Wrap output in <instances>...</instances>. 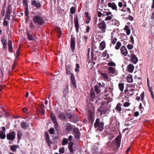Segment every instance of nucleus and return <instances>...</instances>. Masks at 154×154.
I'll return each mask as SVG.
<instances>
[{
    "label": "nucleus",
    "mask_w": 154,
    "mask_h": 154,
    "mask_svg": "<svg viewBox=\"0 0 154 154\" xmlns=\"http://www.w3.org/2000/svg\"><path fill=\"white\" fill-rule=\"evenodd\" d=\"M104 99H106L105 101H103L101 103V106L98 109V111L100 112V115L104 114L107 112L108 111L110 107V105L109 104L110 102L112 100V99L109 97H107V95L104 96Z\"/></svg>",
    "instance_id": "1"
},
{
    "label": "nucleus",
    "mask_w": 154,
    "mask_h": 154,
    "mask_svg": "<svg viewBox=\"0 0 154 154\" xmlns=\"http://www.w3.org/2000/svg\"><path fill=\"white\" fill-rule=\"evenodd\" d=\"M33 20L34 23L38 26H42L45 23L44 20L38 15L34 16L33 17Z\"/></svg>",
    "instance_id": "2"
},
{
    "label": "nucleus",
    "mask_w": 154,
    "mask_h": 154,
    "mask_svg": "<svg viewBox=\"0 0 154 154\" xmlns=\"http://www.w3.org/2000/svg\"><path fill=\"white\" fill-rule=\"evenodd\" d=\"M94 125L95 128L98 127V129L99 131H101L103 129V123L102 122H100V119L98 118L96 119Z\"/></svg>",
    "instance_id": "3"
},
{
    "label": "nucleus",
    "mask_w": 154,
    "mask_h": 154,
    "mask_svg": "<svg viewBox=\"0 0 154 154\" xmlns=\"http://www.w3.org/2000/svg\"><path fill=\"white\" fill-rule=\"evenodd\" d=\"M98 28L101 30L102 33H104L106 29V25L104 21L99 23L98 24Z\"/></svg>",
    "instance_id": "4"
},
{
    "label": "nucleus",
    "mask_w": 154,
    "mask_h": 154,
    "mask_svg": "<svg viewBox=\"0 0 154 154\" xmlns=\"http://www.w3.org/2000/svg\"><path fill=\"white\" fill-rule=\"evenodd\" d=\"M122 137V135L119 132V135L116 137V150L118 149L120 146Z\"/></svg>",
    "instance_id": "5"
},
{
    "label": "nucleus",
    "mask_w": 154,
    "mask_h": 154,
    "mask_svg": "<svg viewBox=\"0 0 154 154\" xmlns=\"http://www.w3.org/2000/svg\"><path fill=\"white\" fill-rule=\"evenodd\" d=\"M107 69L109 75L113 76L115 75L116 72L115 68L112 67H109L107 68Z\"/></svg>",
    "instance_id": "6"
},
{
    "label": "nucleus",
    "mask_w": 154,
    "mask_h": 154,
    "mask_svg": "<svg viewBox=\"0 0 154 154\" xmlns=\"http://www.w3.org/2000/svg\"><path fill=\"white\" fill-rule=\"evenodd\" d=\"M111 140H113L112 142H111L110 146L113 149H116V138L114 136H111L109 137Z\"/></svg>",
    "instance_id": "7"
},
{
    "label": "nucleus",
    "mask_w": 154,
    "mask_h": 154,
    "mask_svg": "<svg viewBox=\"0 0 154 154\" xmlns=\"http://www.w3.org/2000/svg\"><path fill=\"white\" fill-rule=\"evenodd\" d=\"M15 132L14 131H12L7 134V139L11 140H13L15 138Z\"/></svg>",
    "instance_id": "8"
},
{
    "label": "nucleus",
    "mask_w": 154,
    "mask_h": 154,
    "mask_svg": "<svg viewBox=\"0 0 154 154\" xmlns=\"http://www.w3.org/2000/svg\"><path fill=\"white\" fill-rule=\"evenodd\" d=\"M50 116L53 122L54 123L55 127H57L58 126V124L57 123V119L56 116L52 112L51 113Z\"/></svg>",
    "instance_id": "9"
},
{
    "label": "nucleus",
    "mask_w": 154,
    "mask_h": 154,
    "mask_svg": "<svg viewBox=\"0 0 154 154\" xmlns=\"http://www.w3.org/2000/svg\"><path fill=\"white\" fill-rule=\"evenodd\" d=\"M134 89L133 88L130 89L129 90L128 89H125L124 92L128 97H131L134 94Z\"/></svg>",
    "instance_id": "10"
},
{
    "label": "nucleus",
    "mask_w": 154,
    "mask_h": 154,
    "mask_svg": "<svg viewBox=\"0 0 154 154\" xmlns=\"http://www.w3.org/2000/svg\"><path fill=\"white\" fill-rule=\"evenodd\" d=\"M73 131L74 133V136L75 137L79 139L80 137V132L77 128H75L73 129Z\"/></svg>",
    "instance_id": "11"
},
{
    "label": "nucleus",
    "mask_w": 154,
    "mask_h": 154,
    "mask_svg": "<svg viewBox=\"0 0 154 154\" xmlns=\"http://www.w3.org/2000/svg\"><path fill=\"white\" fill-rule=\"evenodd\" d=\"M75 26L77 32H78L79 31V24L77 16L76 15L74 19Z\"/></svg>",
    "instance_id": "12"
},
{
    "label": "nucleus",
    "mask_w": 154,
    "mask_h": 154,
    "mask_svg": "<svg viewBox=\"0 0 154 154\" xmlns=\"http://www.w3.org/2000/svg\"><path fill=\"white\" fill-rule=\"evenodd\" d=\"M71 83L73 87L76 88V81L75 79V76L73 74H71Z\"/></svg>",
    "instance_id": "13"
},
{
    "label": "nucleus",
    "mask_w": 154,
    "mask_h": 154,
    "mask_svg": "<svg viewBox=\"0 0 154 154\" xmlns=\"http://www.w3.org/2000/svg\"><path fill=\"white\" fill-rule=\"evenodd\" d=\"M75 45V38L72 37L71 40V48L72 50L73 51L74 50Z\"/></svg>",
    "instance_id": "14"
},
{
    "label": "nucleus",
    "mask_w": 154,
    "mask_h": 154,
    "mask_svg": "<svg viewBox=\"0 0 154 154\" xmlns=\"http://www.w3.org/2000/svg\"><path fill=\"white\" fill-rule=\"evenodd\" d=\"M58 118L62 121L66 119V117L65 114L63 112H60L58 114Z\"/></svg>",
    "instance_id": "15"
},
{
    "label": "nucleus",
    "mask_w": 154,
    "mask_h": 154,
    "mask_svg": "<svg viewBox=\"0 0 154 154\" xmlns=\"http://www.w3.org/2000/svg\"><path fill=\"white\" fill-rule=\"evenodd\" d=\"M131 58L132 62L134 64H136L138 61V59L134 54H131Z\"/></svg>",
    "instance_id": "16"
},
{
    "label": "nucleus",
    "mask_w": 154,
    "mask_h": 154,
    "mask_svg": "<svg viewBox=\"0 0 154 154\" xmlns=\"http://www.w3.org/2000/svg\"><path fill=\"white\" fill-rule=\"evenodd\" d=\"M102 85L100 83H99L98 85H96L95 86V90L97 93H99L101 92L100 88Z\"/></svg>",
    "instance_id": "17"
},
{
    "label": "nucleus",
    "mask_w": 154,
    "mask_h": 154,
    "mask_svg": "<svg viewBox=\"0 0 154 154\" xmlns=\"http://www.w3.org/2000/svg\"><path fill=\"white\" fill-rule=\"evenodd\" d=\"M121 51L122 54L125 56L127 55L128 52L127 49L125 46H123L122 47Z\"/></svg>",
    "instance_id": "18"
},
{
    "label": "nucleus",
    "mask_w": 154,
    "mask_h": 154,
    "mask_svg": "<svg viewBox=\"0 0 154 154\" xmlns=\"http://www.w3.org/2000/svg\"><path fill=\"white\" fill-rule=\"evenodd\" d=\"M134 68V66L132 64H130L128 66L127 69L128 72L132 73Z\"/></svg>",
    "instance_id": "19"
},
{
    "label": "nucleus",
    "mask_w": 154,
    "mask_h": 154,
    "mask_svg": "<svg viewBox=\"0 0 154 154\" xmlns=\"http://www.w3.org/2000/svg\"><path fill=\"white\" fill-rule=\"evenodd\" d=\"M68 87H66L63 88V97H64L65 99L66 98V94H68Z\"/></svg>",
    "instance_id": "20"
},
{
    "label": "nucleus",
    "mask_w": 154,
    "mask_h": 154,
    "mask_svg": "<svg viewBox=\"0 0 154 154\" xmlns=\"http://www.w3.org/2000/svg\"><path fill=\"white\" fill-rule=\"evenodd\" d=\"M101 75L105 80L107 81L109 79L108 74L106 73H102Z\"/></svg>",
    "instance_id": "21"
},
{
    "label": "nucleus",
    "mask_w": 154,
    "mask_h": 154,
    "mask_svg": "<svg viewBox=\"0 0 154 154\" xmlns=\"http://www.w3.org/2000/svg\"><path fill=\"white\" fill-rule=\"evenodd\" d=\"M124 29L126 31V33L127 35H128L130 34L131 29L128 25L125 26Z\"/></svg>",
    "instance_id": "22"
},
{
    "label": "nucleus",
    "mask_w": 154,
    "mask_h": 154,
    "mask_svg": "<svg viewBox=\"0 0 154 154\" xmlns=\"http://www.w3.org/2000/svg\"><path fill=\"white\" fill-rule=\"evenodd\" d=\"M32 5L36 7L37 8H39L41 7V5L40 3L37 2L35 0H33L32 2Z\"/></svg>",
    "instance_id": "23"
},
{
    "label": "nucleus",
    "mask_w": 154,
    "mask_h": 154,
    "mask_svg": "<svg viewBox=\"0 0 154 154\" xmlns=\"http://www.w3.org/2000/svg\"><path fill=\"white\" fill-rule=\"evenodd\" d=\"M8 45L9 51L12 52V46L11 42L10 40H8Z\"/></svg>",
    "instance_id": "24"
},
{
    "label": "nucleus",
    "mask_w": 154,
    "mask_h": 154,
    "mask_svg": "<svg viewBox=\"0 0 154 154\" xmlns=\"http://www.w3.org/2000/svg\"><path fill=\"white\" fill-rule=\"evenodd\" d=\"M127 81L129 83L132 82L133 81V79H132V75L131 74H129L127 77Z\"/></svg>",
    "instance_id": "25"
},
{
    "label": "nucleus",
    "mask_w": 154,
    "mask_h": 154,
    "mask_svg": "<svg viewBox=\"0 0 154 154\" xmlns=\"http://www.w3.org/2000/svg\"><path fill=\"white\" fill-rule=\"evenodd\" d=\"M73 143L70 142L69 143V145L68 146V148L69 150L72 153L74 152L73 149L72 148V146L73 145Z\"/></svg>",
    "instance_id": "26"
},
{
    "label": "nucleus",
    "mask_w": 154,
    "mask_h": 154,
    "mask_svg": "<svg viewBox=\"0 0 154 154\" xmlns=\"http://www.w3.org/2000/svg\"><path fill=\"white\" fill-rule=\"evenodd\" d=\"M122 104L120 103H118L116 106V110L118 112H120L122 110L121 107Z\"/></svg>",
    "instance_id": "27"
},
{
    "label": "nucleus",
    "mask_w": 154,
    "mask_h": 154,
    "mask_svg": "<svg viewBox=\"0 0 154 154\" xmlns=\"http://www.w3.org/2000/svg\"><path fill=\"white\" fill-rule=\"evenodd\" d=\"M124 84L123 83H119L118 84V87L120 90L122 92L123 91Z\"/></svg>",
    "instance_id": "28"
},
{
    "label": "nucleus",
    "mask_w": 154,
    "mask_h": 154,
    "mask_svg": "<svg viewBox=\"0 0 154 154\" xmlns=\"http://www.w3.org/2000/svg\"><path fill=\"white\" fill-rule=\"evenodd\" d=\"M91 91L90 96L91 97V100L93 101L94 100V99H95V94L93 90H91Z\"/></svg>",
    "instance_id": "29"
},
{
    "label": "nucleus",
    "mask_w": 154,
    "mask_h": 154,
    "mask_svg": "<svg viewBox=\"0 0 154 154\" xmlns=\"http://www.w3.org/2000/svg\"><path fill=\"white\" fill-rule=\"evenodd\" d=\"M108 5L109 7H111L113 9H116V4L115 3H109L108 4Z\"/></svg>",
    "instance_id": "30"
},
{
    "label": "nucleus",
    "mask_w": 154,
    "mask_h": 154,
    "mask_svg": "<svg viewBox=\"0 0 154 154\" xmlns=\"http://www.w3.org/2000/svg\"><path fill=\"white\" fill-rule=\"evenodd\" d=\"M45 139L47 142L49 144V143H51V142L50 140L49 135L48 133L47 132H45Z\"/></svg>",
    "instance_id": "31"
},
{
    "label": "nucleus",
    "mask_w": 154,
    "mask_h": 154,
    "mask_svg": "<svg viewBox=\"0 0 154 154\" xmlns=\"http://www.w3.org/2000/svg\"><path fill=\"white\" fill-rule=\"evenodd\" d=\"M6 137V135L5 134V132L2 131H0V138L4 139Z\"/></svg>",
    "instance_id": "32"
},
{
    "label": "nucleus",
    "mask_w": 154,
    "mask_h": 154,
    "mask_svg": "<svg viewBox=\"0 0 154 154\" xmlns=\"http://www.w3.org/2000/svg\"><path fill=\"white\" fill-rule=\"evenodd\" d=\"M105 46V42H102L100 44V49L101 50H103Z\"/></svg>",
    "instance_id": "33"
},
{
    "label": "nucleus",
    "mask_w": 154,
    "mask_h": 154,
    "mask_svg": "<svg viewBox=\"0 0 154 154\" xmlns=\"http://www.w3.org/2000/svg\"><path fill=\"white\" fill-rule=\"evenodd\" d=\"M18 146L17 145H13L11 146L10 147V149L12 151H14L16 149L18 148Z\"/></svg>",
    "instance_id": "34"
},
{
    "label": "nucleus",
    "mask_w": 154,
    "mask_h": 154,
    "mask_svg": "<svg viewBox=\"0 0 154 154\" xmlns=\"http://www.w3.org/2000/svg\"><path fill=\"white\" fill-rule=\"evenodd\" d=\"M27 126V124L25 122H23L21 123V126L23 128L26 129Z\"/></svg>",
    "instance_id": "35"
},
{
    "label": "nucleus",
    "mask_w": 154,
    "mask_h": 154,
    "mask_svg": "<svg viewBox=\"0 0 154 154\" xmlns=\"http://www.w3.org/2000/svg\"><path fill=\"white\" fill-rule=\"evenodd\" d=\"M65 114L66 115L67 118L70 119H71L73 116V115H72L70 112H67Z\"/></svg>",
    "instance_id": "36"
},
{
    "label": "nucleus",
    "mask_w": 154,
    "mask_h": 154,
    "mask_svg": "<svg viewBox=\"0 0 154 154\" xmlns=\"http://www.w3.org/2000/svg\"><path fill=\"white\" fill-rule=\"evenodd\" d=\"M68 143V139L66 138H64L62 141V145L63 146H64L67 144Z\"/></svg>",
    "instance_id": "37"
},
{
    "label": "nucleus",
    "mask_w": 154,
    "mask_h": 154,
    "mask_svg": "<svg viewBox=\"0 0 154 154\" xmlns=\"http://www.w3.org/2000/svg\"><path fill=\"white\" fill-rule=\"evenodd\" d=\"M10 11H11L10 7L9 6H8V7L7 9V10L6 11V15H10L11 14Z\"/></svg>",
    "instance_id": "38"
},
{
    "label": "nucleus",
    "mask_w": 154,
    "mask_h": 154,
    "mask_svg": "<svg viewBox=\"0 0 154 154\" xmlns=\"http://www.w3.org/2000/svg\"><path fill=\"white\" fill-rule=\"evenodd\" d=\"M114 35V34H113V33H112V39H111V41L112 42L113 44H114L116 43V38H115V37H114L113 36V35Z\"/></svg>",
    "instance_id": "39"
},
{
    "label": "nucleus",
    "mask_w": 154,
    "mask_h": 154,
    "mask_svg": "<svg viewBox=\"0 0 154 154\" xmlns=\"http://www.w3.org/2000/svg\"><path fill=\"white\" fill-rule=\"evenodd\" d=\"M27 35L28 36V39L29 40H33V38L32 37V35L31 34L29 33L28 32H27Z\"/></svg>",
    "instance_id": "40"
},
{
    "label": "nucleus",
    "mask_w": 154,
    "mask_h": 154,
    "mask_svg": "<svg viewBox=\"0 0 154 154\" xmlns=\"http://www.w3.org/2000/svg\"><path fill=\"white\" fill-rule=\"evenodd\" d=\"M121 45V43L119 42H117L116 44V50H118L119 49Z\"/></svg>",
    "instance_id": "41"
},
{
    "label": "nucleus",
    "mask_w": 154,
    "mask_h": 154,
    "mask_svg": "<svg viewBox=\"0 0 154 154\" xmlns=\"http://www.w3.org/2000/svg\"><path fill=\"white\" fill-rule=\"evenodd\" d=\"M75 8L73 7H72L70 9V12L72 14H74L75 12Z\"/></svg>",
    "instance_id": "42"
},
{
    "label": "nucleus",
    "mask_w": 154,
    "mask_h": 154,
    "mask_svg": "<svg viewBox=\"0 0 154 154\" xmlns=\"http://www.w3.org/2000/svg\"><path fill=\"white\" fill-rule=\"evenodd\" d=\"M17 135L18 139H21V137L22 135V132L20 131H18V132L17 133Z\"/></svg>",
    "instance_id": "43"
},
{
    "label": "nucleus",
    "mask_w": 154,
    "mask_h": 154,
    "mask_svg": "<svg viewBox=\"0 0 154 154\" xmlns=\"http://www.w3.org/2000/svg\"><path fill=\"white\" fill-rule=\"evenodd\" d=\"M72 126L71 125H69L67 126L66 128V130L68 131H69L72 130Z\"/></svg>",
    "instance_id": "44"
},
{
    "label": "nucleus",
    "mask_w": 154,
    "mask_h": 154,
    "mask_svg": "<svg viewBox=\"0 0 154 154\" xmlns=\"http://www.w3.org/2000/svg\"><path fill=\"white\" fill-rule=\"evenodd\" d=\"M25 14L26 16H27V19L28 17V15H29V12L28 11V8L27 7H25Z\"/></svg>",
    "instance_id": "45"
},
{
    "label": "nucleus",
    "mask_w": 154,
    "mask_h": 154,
    "mask_svg": "<svg viewBox=\"0 0 154 154\" xmlns=\"http://www.w3.org/2000/svg\"><path fill=\"white\" fill-rule=\"evenodd\" d=\"M79 64L76 63V68L75 69V71L76 72H78L79 71Z\"/></svg>",
    "instance_id": "46"
},
{
    "label": "nucleus",
    "mask_w": 154,
    "mask_h": 154,
    "mask_svg": "<svg viewBox=\"0 0 154 154\" xmlns=\"http://www.w3.org/2000/svg\"><path fill=\"white\" fill-rule=\"evenodd\" d=\"M107 64L111 66H115L116 65L115 63L112 62H108Z\"/></svg>",
    "instance_id": "47"
},
{
    "label": "nucleus",
    "mask_w": 154,
    "mask_h": 154,
    "mask_svg": "<svg viewBox=\"0 0 154 154\" xmlns=\"http://www.w3.org/2000/svg\"><path fill=\"white\" fill-rule=\"evenodd\" d=\"M144 96V92L143 91L140 95L141 98V100L142 101H143V100Z\"/></svg>",
    "instance_id": "48"
},
{
    "label": "nucleus",
    "mask_w": 154,
    "mask_h": 154,
    "mask_svg": "<svg viewBox=\"0 0 154 154\" xmlns=\"http://www.w3.org/2000/svg\"><path fill=\"white\" fill-rule=\"evenodd\" d=\"M130 105V103L128 102H125L123 104V106L125 107L128 106Z\"/></svg>",
    "instance_id": "49"
},
{
    "label": "nucleus",
    "mask_w": 154,
    "mask_h": 154,
    "mask_svg": "<svg viewBox=\"0 0 154 154\" xmlns=\"http://www.w3.org/2000/svg\"><path fill=\"white\" fill-rule=\"evenodd\" d=\"M58 34V37L59 38H60L61 35V31L60 29H59L57 31Z\"/></svg>",
    "instance_id": "50"
},
{
    "label": "nucleus",
    "mask_w": 154,
    "mask_h": 154,
    "mask_svg": "<svg viewBox=\"0 0 154 154\" xmlns=\"http://www.w3.org/2000/svg\"><path fill=\"white\" fill-rule=\"evenodd\" d=\"M23 4L26 6L25 7L28 8V3L27 0H23Z\"/></svg>",
    "instance_id": "51"
},
{
    "label": "nucleus",
    "mask_w": 154,
    "mask_h": 154,
    "mask_svg": "<svg viewBox=\"0 0 154 154\" xmlns=\"http://www.w3.org/2000/svg\"><path fill=\"white\" fill-rule=\"evenodd\" d=\"M127 47L128 49L131 50L133 48L134 46L132 45L128 44L127 46Z\"/></svg>",
    "instance_id": "52"
},
{
    "label": "nucleus",
    "mask_w": 154,
    "mask_h": 154,
    "mask_svg": "<svg viewBox=\"0 0 154 154\" xmlns=\"http://www.w3.org/2000/svg\"><path fill=\"white\" fill-rule=\"evenodd\" d=\"M54 129L53 128H51L49 130V133L51 134H53L54 133Z\"/></svg>",
    "instance_id": "53"
},
{
    "label": "nucleus",
    "mask_w": 154,
    "mask_h": 154,
    "mask_svg": "<svg viewBox=\"0 0 154 154\" xmlns=\"http://www.w3.org/2000/svg\"><path fill=\"white\" fill-rule=\"evenodd\" d=\"M65 149L63 147H61L59 149V151L61 153H63L64 152Z\"/></svg>",
    "instance_id": "54"
},
{
    "label": "nucleus",
    "mask_w": 154,
    "mask_h": 154,
    "mask_svg": "<svg viewBox=\"0 0 154 154\" xmlns=\"http://www.w3.org/2000/svg\"><path fill=\"white\" fill-rule=\"evenodd\" d=\"M1 42L2 43V44H5L6 42V40L5 37H2L1 39Z\"/></svg>",
    "instance_id": "55"
},
{
    "label": "nucleus",
    "mask_w": 154,
    "mask_h": 154,
    "mask_svg": "<svg viewBox=\"0 0 154 154\" xmlns=\"http://www.w3.org/2000/svg\"><path fill=\"white\" fill-rule=\"evenodd\" d=\"M4 25L5 26H7L8 25V22L6 20V19L5 18L4 21Z\"/></svg>",
    "instance_id": "56"
},
{
    "label": "nucleus",
    "mask_w": 154,
    "mask_h": 154,
    "mask_svg": "<svg viewBox=\"0 0 154 154\" xmlns=\"http://www.w3.org/2000/svg\"><path fill=\"white\" fill-rule=\"evenodd\" d=\"M130 40L131 41V43L132 44H134V38L133 37V36H132V35H131L130 37Z\"/></svg>",
    "instance_id": "57"
},
{
    "label": "nucleus",
    "mask_w": 154,
    "mask_h": 154,
    "mask_svg": "<svg viewBox=\"0 0 154 154\" xmlns=\"http://www.w3.org/2000/svg\"><path fill=\"white\" fill-rule=\"evenodd\" d=\"M85 16L86 17H87L90 20V17L89 16L88 13L87 12H86L85 13Z\"/></svg>",
    "instance_id": "58"
},
{
    "label": "nucleus",
    "mask_w": 154,
    "mask_h": 154,
    "mask_svg": "<svg viewBox=\"0 0 154 154\" xmlns=\"http://www.w3.org/2000/svg\"><path fill=\"white\" fill-rule=\"evenodd\" d=\"M29 27L31 29L35 28L34 26H33V24L31 22L29 24Z\"/></svg>",
    "instance_id": "59"
},
{
    "label": "nucleus",
    "mask_w": 154,
    "mask_h": 154,
    "mask_svg": "<svg viewBox=\"0 0 154 154\" xmlns=\"http://www.w3.org/2000/svg\"><path fill=\"white\" fill-rule=\"evenodd\" d=\"M72 138L73 137L71 135H70L68 137V140L70 142L72 140Z\"/></svg>",
    "instance_id": "60"
},
{
    "label": "nucleus",
    "mask_w": 154,
    "mask_h": 154,
    "mask_svg": "<svg viewBox=\"0 0 154 154\" xmlns=\"http://www.w3.org/2000/svg\"><path fill=\"white\" fill-rule=\"evenodd\" d=\"M128 17V19H129L131 21H132L134 20V18L131 15H129Z\"/></svg>",
    "instance_id": "61"
},
{
    "label": "nucleus",
    "mask_w": 154,
    "mask_h": 154,
    "mask_svg": "<svg viewBox=\"0 0 154 154\" xmlns=\"http://www.w3.org/2000/svg\"><path fill=\"white\" fill-rule=\"evenodd\" d=\"M112 19V17L111 16H108L106 18V20H110Z\"/></svg>",
    "instance_id": "62"
},
{
    "label": "nucleus",
    "mask_w": 154,
    "mask_h": 154,
    "mask_svg": "<svg viewBox=\"0 0 154 154\" xmlns=\"http://www.w3.org/2000/svg\"><path fill=\"white\" fill-rule=\"evenodd\" d=\"M139 112L138 111H136L134 112V116L136 117H137L139 115Z\"/></svg>",
    "instance_id": "63"
},
{
    "label": "nucleus",
    "mask_w": 154,
    "mask_h": 154,
    "mask_svg": "<svg viewBox=\"0 0 154 154\" xmlns=\"http://www.w3.org/2000/svg\"><path fill=\"white\" fill-rule=\"evenodd\" d=\"M40 110H42V109H45L44 105L43 104L40 105Z\"/></svg>",
    "instance_id": "64"
}]
</instances>
